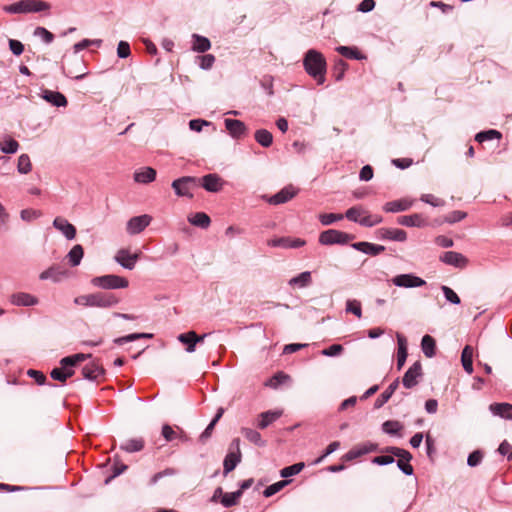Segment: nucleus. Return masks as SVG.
Here are the masks:
<instances>
[{
	"instance_id": "obj_63",
	"label": "nucleus",
	"mask_w": 512,
	"mask_h": 512,
	"mask_svg": "<svg viewBox=\"0 0 512 512\" xmlns=\"http://www.w3.org/2000/svg\"><path fill=\"white\" fill-rule=\"evenodd\" d=\"M41 216V212L34 209H23L20 212V217L23 221H33Z\"/></svg>"
},
{
	"instance_id": "obj_41",
	"label": "nucleus",
	"mask_w": 512,
	"mask_h": 512,
	"mask_svg": "<svg viewBox=\"0 0 512 512\" xmlns=\"http://www.w3.org/2000/svg\"><path fill=\"white\" fill-rule=\"evenodd\" d=\"M421 347L426 357L431 358L435 355L436 343L434 338L430 335L423 336L421 340Z\"/></svg>"
},
{
	"instance_id": "obj_11",
	"label": "nucleus",
	"mask_w": 512,
	"mask_h": 512,
	"mask_svg": "<svg viewBox=\"0 0 512 512\" xmlns=\"http://www.w3.org/2000/svg\"><path fill=\"white\" fill-rule=\"evenodd\" d=\"M392 283L397 287L415 288L426 284L425 280L414 274H400L392 278Z\"/></svg>"
},
{
	"instance_id": "obj_29",
	"label": "nucleus",
	"mask_w": 512,
	"mask_h": 512,
	"mask_svg": "<svg viewBox=\"0 0 512 512\" xmlns=\"http://www.w3.org/2000/svg\"><path fill=\"white\" fill-rule=\"evenodd\" d=\"M156 178V170L151 167H144L134 173V181L141 184H148Z\"/></svg>"
},
{
	"instance_id": "obj_62",
	"label": "nucleus",
	"mask_w": 512,
	"mask_h": 512,
	"mask_svg": "<svg viewBox=\"0 0 512 512\" xmlns=\"http://www.w3.org/2000/svg\"><path fill=\"white\" fill-rule=\"evenodd\" d=\"M466 216H467L466 212L460 211V210H455V211H452L451 213H449L445 217V222H447L449 224H453V223H456V222H459V221L465 219Z\"/></svg>"
},
{
	"instance_id": "obj_13",
	"label": "nucleus",
	"mask_w": 512,
	"mask_h": 512,
	"mask_svg": "<svg viewBox=\"0 0 512 512\" xmlns=\"http://www.w3.org/2000/svg\"><path fill=\"white\" fill-rule=\"evenodd\" d=\"M140 257L139 253L130 254L127 249H120L114 256V260L123 268L132 270Z\"/></svg>"
},
{
	"instance_id": "obj_6",
	"label": "nucleus",
	"mask_w": 512,
	"mask_h": 512,
	"mask_svg": "<svg viewBox=\"0 0 512 512\" xmlns=\"http://www.w3.org/2000/svg\"><path fill=\"white\" fill-rule=\"evenodd\" d=\"M386 451L398 458L397 466L405 475L410 476L413 474L414 470L410 464L412 455L409 451L394 446L388 447Z\"/></svg>"
},
{
	"instance_id": "obj_28",
	"label": "nucleus",
	"mask_w": 512,
	"mask_h": 512,
	"mask_svg": "<svg viewBox=\"0 0 512 512\" xmlns=\"http://www.w3.org/2000/svg\"><path fill=\"white\" fill-rule=\"evenodd\" d=\"M397 344H398V352H397V368L400 370L406 362L407 359V340L406 338L397 333Z\"/></svg>"
},
{
	"instance_id": "obj_18",
	"label": "nucleus",
	"mask_w": 512,
	"mask_h": 512,
	"mask_svg": "<svg viewBox=\"0 0 512 512\" xmlns=\"http://www.w3.org/2000/svg\"><path fill=\"white\" fill-rule=\"evenodd\" d=\"M67 276V271L60 265H52L48 269L40 273V280H52L53 282H59Z\"/></svg>"
},
{
	"instance_id": "obj_15",
	"label": "nucleus",
	"mask_w": 512,
	"mask_h": 512,
	"mask_svg": "<svg viewBox=\"0 0 512 512\" xmlns=\"http://www.w3.org/2000/svg\"><path fill=\"white\" fill-rule=\"evenodd\" d=\"M207 334L198 336L196 332L189 331L186 333L179 334L177 339L179 342L186 345V352L193 353L196 350V344L203 342Z\"/></svg>"
},
{
	"instance_id": "obj_12",
	"label": "nucleus",
	"mask_w": 512,
	"mask_h": 512,
	"mask_svg": "<svg viewBox=\"0 0 512 512\" xmlns=\"http://www.w3.org/2000/svg\"><path fill=\"white\" fill-rule=\"evenodd\" d=\"M440 261L443 263L453 266L455 268L463 269L468 265V259L463 254L455 251L444 252L440 256Z\"/></svg>"
},
{
	"instance_id": "obj_49",
	"label": "nucleus",
	"mask_w": 512,
	"mask_h": 512,
	"mask_svg": "<svg viewBox=\"0 0 512 512\" xmlns=\"http://www.w3.org/2000/svg\"><path fill=\"white\" fill-rule=\"evenodd\" d=\"M17 170L20 174H28L32 170L30 157L27 154H21L19 156Z\"/></svg>"
},
{
	"instance_id": "obj_19",
	"label": "nucleus",
	"mask_w": 512,
	"mask_h": 512,
	"mask_svg": "<svg viewBox=\"0 0 512 512\" xmlns=\"http://www.w3.org/2000/svg\"><path fill=\"white\" fill-rule=\"evenodd\" d=\"M380 239L404 242L407 239V233L402 229L396 228H380L378 231Z\"/></svg>"
},
{
	"instance_id": "obj_33",
	"label": "nucleus",
	"mask_w": 512,
	"mask_h": 512,
	"mask_svg": "<svg viewBox=\"0 0 512 512\" xmlns=\"http://www.w3.org/2000/svg\"><path fill=\"white\" fill-rule=\"evenodd\" d=\"M241 434L251 443L258 447L266 446V441L262 439L261 434L251 428L243 427L241 428Z\"/></svg>"
},
{
	"instance_id": "obj_54",
	"label": "nucleus",
	"mask_w": 512,
	"mask_h": 512,
	"mask_svg": "<svg viewBox=\"0 0 512 512\" xmlns=\"http://www.w3.org/2000/svg\"><path fill=\"white\" fill-rule=\"evenodd\" d=\"M402 424L398 421L388 420L383 423L382 429L385 433L390 435H396L402 429Z\"/></svg>"
},
{
	"instance_id": "obj_47",
	"label": "nucleus",
	"mask_w": 512,
	"mask_h": 512,
	"mask_svg": "<svg viewBox=\"0 0 512 512\" xmlns=\"http://www.w3.org/2000/svg\"><path fill=\"white\" fill-rule=\"evenodd\" d=\"M240 497H241V491L225 493L224 495H222L220 502L224 507L229 508V507L235 506L238 503Z\"/></svg>"
},
{
	"instance_id": "obj_4",
	"label": "nucleus",
	"mask_w": 512,
	"mask_h": 512,
	"mask_svg": "<svg viewBox=\"0 0 512 512\" xmlns=\"http://www.w3.org/2000/svg\"><path fill=\"white\" fill-rule=\"evenodd\" d=\"M91 284L94 287L105 289V290H114V289H124L127 288L129 282L126 278L114 275L107 274L103 276H97L91 279Z\"/></svg>"
},
{
	"instance_id": "obj_45",
	"label": "nucleus",
	"mask_w": 512,
	"mask_h": 512,
	"mask_svg": "<svg viewBox=\"0 0 512 512\" xmlns=\"http://www.w3.org/2000/svg\"><path fill=\"white\" fill-rule=\"evenodd\" d=\"M18 148L19 143L10 137L5 138L2 142H0V150L5 154H14L18 151Z\"/></svg>"
},
{
	"instance_id": "obj_32",
	"label": "nucleus",
	"mask_w": 512,
	"mask_h": 512,
	"mask_svg": "<svg viewBox=\"0 0 512 512\" xmlns=\"http://www.w3.org/2000/svg\"><path fill=\"white\" fill-rule=\"evenodd\" d=\"M280 411H266L259 415L257 426L260 429L267 428L270 424L275 422L281 416Z\"/></svg>"
},
{
	"instance_id": "obj_37",
	"label": "nucleus",
	"mask_w": 512,
	"mask_h": 512,
	"mask_svg": "<svg viewBox=\"0 0 512 512\" xmlns=\"http://www.w3.org/2000/svg\"><path fill=\"white\" fill-rule=\"evenodd\" d=\"M461 362L464 370L471 374L473 372V348L465 346L461 354Z\"/></svg>"
},
{
	"instance_id": "obj_64",
	"label": "nucleus",
	"mask_w": 512,
	"mask_h": 512,
	"mask_svg": "<svg viewBox=\"0 0 512 512\" xmlns=\"http://www.w3.org/2000/svg\"><path fill=\"white\" fill-rule=\"evenodd\" d=\"M483 459V453L480 450H475L469 454L467 458V465L470 467L478 466Z\"/></svg>"
},
{
	"instance_id": "obj_55",
	"label": "nucleus",
	"mask_w": 512,
	"mask_h": 512,
	"mask_svg": "<svg viewBox=\"0 0 512 512\" xmlns=\"http://www.w3.org/2000/svg\"><path fill=\"white\" fill-rule=\"evenodd\" d=\"M177 473H178L177 469L168 467V468L164 469L163 471H160V472L154 474L151 477V479L149 481V484L150 485H155L160 479H162L164 477L174 476Z\"/></svg>"
},
{
	"instance_id": "obj_59",
	"label": "nucleus",
	"mask_w": 512,
	"mask_h": 512,
	"mask_svg": "<svg viewBox=\"0 0 512 512\" xmlns=\"http://www.w3.org/2000/svg\"><path fill=\"white\" fill-rule=\"evenodd\" d=\"M197 59L199 60V67L203 70L210 69L215 62V56L212 54H205L199 56Z\"/></svg>"
},
{
	"instance_id": "obj_53",
	"label": "nucleus",
	"mask_w": 512,
	"mask_h": 512,
	"mask_svg": "<svg viewBox=\"0 0 512 512\" xmlns=\"http://www.w3.org/2000/svg\"><path fill=\"white\" fill-rule=\"evenodd\" d=\"M290 483L289 480H281V481H278L276 483H273L271 485H269L264 491H263V495L265 497H271L273 496L274 494L278 493L280 490H282L286 485H288Z\"/></svg>"
},
{
	"instance_id": "obj_24",
	"label": "nucleus",
	"mask_w": 512,
	"mask_h": 512,
	"mask_svg": "<svg viewBox=\"0 0 512 512\" xmlns=\"http://www.w3.org/2000/svg\"><path fill=\"white\" fill-rule=\"evenodd\" d=\"M104 369L96 362H90L82 368V376L84 379L95 381L104 375Z\"/></svg>"
},
{
	"instance_id": "obj_40",
	"label": "nucleus",
	"mask_w": 512,
	"mask_h": 512,
	"mask_svg": "<svg viewBox=\"0 0 512 512\" xmlns=\"http://www.w3.org/2000/svg\"><path fill=\"white\" fill-rule=\"evenodd\" d=\"M84 250L80 244H77L72 247V249L68 252L67 258L72 267L78 266L83 258Z\"/></svg>"
},
{
	"instance_id": "obj_44",
	"label": "nucleus",
	"mask_w": 512,
	"mask_h": 512,
	"mask_svg": "<svg viewBox=\"0 0 512 512\" xmlns=\"http://www.w3.org/2000/svg\"><path fill=\"white\" fill-rule=\"evenodd\" d=\"M397 222L400 225H403L406 227H420L422 224V218L419 214L404 215V216L398 217Z\"/></svg>"
},
{
	"instance_id": "obj_16",
	"label": "nucleus",
	"mask_w": 512,
	"mask_h": 512,
	"mask_svg": "<svg viewBox=\"0 0 512 512\" xmlns=\"http://www.w3.org/2000/svg\"><path fill=\"white\" fill-rule=\"evenodd\" d=\"M296 193L297 191L293 188V186L289 185L281 189L273 196L267 198V202L272 205L283 204L291 200L296 195Z\"/></svg>"
},
{
	"instance_id": "obj_43",
	"label": "nucleus",
	"mask_w": 512,
	"mask_h": 512,
	"mask_svg": "<svg viewBox=\"0 0 512 512\" xmlns=\"http://www.w3.org/2000/svg\"><path fill=\"white\" fill-rule=\"evenodd\" d=\"M120 448L129 453L138 452L144 448V441L142 438L129 439Z\"/></svg>"
},
{
	"instance_id": "obj_48",
	"label": "nucleus",
	"mask_w": 512,
	"mask_h": 512,
	"mask_svg": "<svg viewBox=\"0 0 512 512\" xmlns=\"http://www.w3.org/2000/svg\"><path fill=\"white\" fill-rule=\"evenodd\" d=\"M152 334L148 333H133L126 336L118 337L114 339V343L117 345H123L128 342H132L141 338H151Z\"/></svg>"
},
{
	"instance_id": "obj_20",
	"label": "nucleus",
	"mask_w": 512,
	"mask_h": 512,
	"mask_svg": "<svg viewBox=\"0 0 512 512\" xmlns=\"http://www.w3.org/2000/svg\"><path fill=\"white\" fill-rule=\"evenodd\" d=\"M224 124L229 134L235 139L242 137L247 132L245 124L240 120L227 118Z\"/></svg>"
},
{
	"instance_id": "obj_5",
	"label": "nucleus",
	"mask_w": 512,
	"mask_h": 512,
	"mask_svg": "<svg viewBox=\"0 0 512 512\" xmlns=\"http://www.w3.org/2000/svg\"><path fill=\"white\" fill-rule=\"evenodd\" d=\"M355 238L354 235L348 234L335 229L323 231L319 235V243L322 245L347 244Z\"/></svg>"
},
{
	"instance_id": "obj_35",
	"label": "nucleus",
	"mask_w": 512,
	"mask_h": 512,
	"mask_svg": "<svg viewBox=\"0 0 512 512\" xmlns=\"http://www.w3.org/2000/svg\"><path fill=\"white\" fill-rule=\"evenodd\" d=\"M312 282L311 273L309 271H304L299 275L291 278L288 284L292 287L297 288H305L309 286Z\"/></svg>"
},
{
	"instance_id": "obj_3",
	"label": "nucleus",
	"mask_w": 512,
	"mask_h": 512,
	"mask_svg": "<svg viewBox=\"0 0 512 512\" xmlns=\"http://www.w3.org/2000/svg\"><path fill=\"white\" fill-rule=\"evenodd\" d=\"M50 4L42 0H20L18 2L5 5L3 10L9 14H27L37 13L50 9Z\"/></svg>"
},
{
	"instance_id": "obj_1",
	"label": "nucleus",
	"mask_w": 512,
	"mask_h": 512,
	"mask_svg": "<svg viewBox=\"0 0 512 512\" xmlns=\"http://www.w3.org/2000/svg\"><path fill=\"white\" fill-rule=\"evenodd\" d=\"M303 66L306 73L312 77L318 85H323L326 80L327 62L323 54L315 49H309L303 57Z\"/></svg>"
},
{
	"instance_id": "obj_38",
	"label": "nucleus",
	"mask_w": 512,
	"mask_h": 512,
	"mask_svg": "<svg viewBox=\"0 0 512 512\" xmlns=\"http://www.w3.org/2000/svg\"><path fill=\"white\" fill-rule=\"evenodd\" d=\"M336 51L348 59L362 60L365 56L356 48L350 46H338Z\"/></svg>"
},
{
	"instance_id": "obj_61",
	"label": "nucleus",
	"mask_w": 512,
	"mask_h": 512,
	"mask_svg": "<svg viewBox=\"0 0 512 512\" xmlns=\"http://www.w3.org/2000/svg\"><path fill=\"white\" fill-rule=\"evenodd\" d=\"M420 200L434 207L443 206L445 204L444 200L435 197L432 194H423L421 195Z\"/></svg>"
},
{
	"instance_id": "obj_51",
	"label": "nucleus",
	"mask_w": 512,
	"mask_h": 512,
	"mask_svg": "<svg viewBox=\"0 0 512 512\" xmlns=\"http://www.w3.org/2000/svg\"><path fill=\"white\" fill-rule=\"evenodd\" d=\"M366 213V211L361 206H354L349 208L346 213L345 217L353 222H356L359 224V221L361 217Z\"/></svg>"
},
{
	"instance_id": "obj_30",
	"label": "nucleus",
	"mask_w": 512,
	"mask_h": 512,
	"mask_svg": "<svg viewBox=\"0 0 512 512\" xmlns=\"http://www.w3.org/2000/svg\"><path fill=\"white\" fill-rule=\"evenodd\" d=\"M192 47L191 49L194 52L205 53L211 48V42L207 37L201 36L199 34H192Z\"/></svg>"
},
{
	"instance_id": "obj_7",
	"label": "nucleus",
	"mask_w": 512,
	"mask_h": 512,
	"mask_svg": "<svg viewBox=\"0 0 512 512\" xmlns=\"http://www.w3.org/2000/svg\"><path fill=\"white\" fill-rule=\"evenodd\" d=\"M197 179L191 176H184L174 180L171 184L175 194L179 197L192 198V190L196 187Z\"/></svg>"
},
{
	"instance_id": "obj_39",
	"label": "nucleus",
	"mask_w": 512,
	"mask_h": 512,
	"mask_svg": "<svg viewBox=\"0 0 512 512\" xmlns=\"http://www.w3.org/2000/svg\"><path fill=\"white\" fill-rule=\"evenodd\" d=\"M188 221L192 225L203 229L208 228L211 223L210 217L204 212L195 213L194 215L188 218Z\"/></svg>"
},
{
	"instance_id": "obj_2",
	"label": "nucleus",
	"mask_w": 512,
	"mask_h": 512,
	"mask_svg": "<svg viewBox=\"0 0 512 512\" xmlns=\"http://www.w3.org/2000/svg\"><path fill=\"white\" fill-rule=\"evenodd\" d=\"M119 298L109 292H95L74 298V303L84 307L111 308L119 303Z\"/></svg>"
},
{
	"instance_id": "obj_46",
	"label": "nucleus",
	"mask_w": 512,
	"mask_h": 512,
	"mask_svg": "<svg viewBox=\"0 0 512 512\" xmlns=\"http://www.w3.org/2000/svg\"><path fill=\"white\" fill-rule=\"evenodd\" d=\"M501 137L502 134L499 131L491 129L477 133L475 136V140L479 143H482L493 139H500Z\"/></svg>"
},
{
	"instance_id": "obj_31",
	"label": "nucleus",
	"mask_w": 512,
	"mask_h": 512,
	"mask_svg": "<svg viewBox=\"0 0 512 512\" xmlns=\"http://www.w3.org/2000/svg\"><path fill=\"white\" fill-rule=\"evenodd\" d=\"M399 386V379H395L388 387L387 389L382 392L378 398L375 400L374 407L375 408H381L386 402L389 401L391 396L394 394L396 389Z\"/></svg>"
},
{
	"instance_id": "obj_42",
	"label": "nucleus",
	"mask_w": 512,
	"mask_h": 512,
	"mask_svg": "<svg viewBox=\"0 0 512 512\" xmlns=\"http://www.w3.org/2000/svg\"><path fill=\"white\" fill-rule=\"evenodd\" d=\"M255 140L262 147H270L273 143V135L266 129H259L255 132Z\"/></svg>"
},
{
	"instance_id": "obj_9",
	"label": "nucleus",
	"mask_w": 512,
	"mask_h": 512,
	"mask_svg": "<svg viewBox=\"0 0 512 512\" xmlns=\"http://www.w3.org/2000/svg\"><path fill=\"white\" fill-rule=\"evenodd\" d=\"M91 354H83L77 353L67 357H64L60 360V365L64 370L66 378H70L74 375L73 367L78 365L79 363L85 361L90 358Z\"/></svg>"
},
{
	"instance_id": "obj_22",
	"label": "nucleus",
	"mask_w": 512,
	"mask_h": 512,
	"mask_svg": "<svg viewBox=\"0 0 512 512\" xmlns=\"http://www.w3.org/2000/svg\"><path fill=\"white\" fill-rule=\"evenodd\" d=\"M202 187L208 192H218L222 189L223 180L217 174H207L201 178Z\"/></svg>"
},
{
	"instance_id": "obj_8",
	"label": "nucleus",
	"mask_w": 512,
	"mask_h": 512,
	"mask_svg": "<svg viewBox=\"0 0 512 512\" xmlns=\"http://www.w3.org/2000/svg\"><path fill=\"white\" fill-rule=\"evenodd\" d=\"M152 217L148 214L134 216L126 224V231L129 235H136L145 230L150 225Z\"/></svg>"
},
{
	"instance_id": "obj_50",
	"label": "nucleus",
	"mask_w": 512,
	"mask_h": 512,
	"mask_svg": "<svg viewBox=\"0 0 512 512\" xmlns=\"http://www.w3.org/2000/svg\"><path fill=\"white\" fill-rule=\"evenodd\" d=\"M305 467V464L303 462L295 463L291 466H287L280 471V475L283 478H288L294 475L299 474L303 468Z\"/></svg>"
},
{
	"instance_id": "obj_27",
	"label": "nucleus",
	"mask_w": 512,
	"mask_h": 512,
	"mask_svg": "<svg viewBox=\"0 0 512 512\" xmlns=\"http://www.w3.org/2000/svg\"><path fill=\"white\" fill-rule=\"evenodd\" d=\"M42 97L56 107H66L68 104L66 97L57 91L45 90Z\"/></svg>"
},
{
	"instance_id": "obj_21",
	"label": "nucleus",
	"mask_w": 512,
	"mask_h": 512,
	"mask_svg": "<svg viewBox=\"0 0 512 512\" xmlns=\"http://www.w3.org/2000/svg\"><path fill=\"white\" fill-rule=\"evenodd\" d=\"M10 302L15 306L28 307V306L37 305L38 299H37V297H35L29 293L18 292V293H14L10 296Z\"/></svg>"
},
{
	"instance_id": "obj_25",
	"label": "nucleus",
	"mask_w": 512,
	"mask_h": 512,
	"mask_svg": "<svg viewBox=\"0 0 512 512\" xmlns=\"http://www.w3.org/2000/svg\"><path fill=\"white\" fill-rule=\"evenodd\" d=\"M489 410L494 416L512 420V404L510 403H492Z\"/></svg>"
},
{
	"instance_id": "obj_34",
	"label": "nucleus",
	"mask_w": 512,
	"mask_h": 512,
	"mask_svg": "<svg viewBox=\"0 0 512 512\" xmlns=\"http://www.w3.org/2000/svg\"><path fill=\"white\" fill-rule=\"evenodd\" d=\"M241 457V453H227L223 461L224 475H227L236 468V466L241 462Z\"/></svg>"
},
{
	"instance_id": "obj_14",
	"label": "nucleus",
	"mask_w": 512,
	"mask_h": 512,
	"mask_svg": "<svg viewBox=\"0 0 512 512\" xmlns=\"http://www.w3.org/2000/svg\"><path fill=\"white\" fill-rule=\"evenodd\" d=\"M306 244V241L301 238L279 237L267 241L270 247H280L284 249L299 248Z\"/></svg>"
},
{
	"instance_id": "obj_10",
	"label": "nucleus",
	"mask_w": 512,
	"mask_h": 512,
	"mask_svg": "<svg viewBox=\"0 0 512 512\" xmlns=\"http://www.w3.org/2000/svg\"><path fill=\"white\" fill-rule=\"evenodd\" d=\"M421 376H422V365H421L420 361H416L405 372V374L402 378L403 386L407 389H411V388L415 387L418 384L419 378H421Z\"/></svg>"
},
{
	"instance_id": "obj_60",
	"label": "nucleus",
	"mask_w": 512,
	"mask_h": 512,
	"mask_svg": "<svg viewBox=\"0 0 512 512\" xmlns=\"http://www.w3.org/2000/svg\"><path fill=\"white\" fill-rule=\"evenodd\" d=\"M34 35L40 37L46 44H50L54 39V35L44 27H37Z\"/></svg>"
},
{
	"instance_id": "obj_23",
	"label": "nucleus",
	"mask_w": 512,
	"mask_h": 512,
	"mask_svg": "<svg viewBox=\"0 0 512 512\" xmlns=\"http://www.w3.org/2000/svg\"><path fill=\"white\" fill-rule=\"evenodd\" d=\"M351 247L357 251L371 256L379 255L385 250V247L382 245H377L365 241L353 243Z\"/></svg>"
},
{
	"instance_id": "obj_52",
	"label": "nucleus",
	"mask_w": 512,
	"mask_h": 512,
	"mask_svg": "<svg viewBox=\"0 0 512 512\" xmlns=\"http://www.w3.org/2000/svg\"><path fill=\"white\" fill-rule=\"evenodd\" d=\"M382 217L379 215H370L367 211L361 217L359 224L364 227H373L382 222Z\"/></svg>"
},
{
	"instance_id": "obj_17",
	"label": "nucleus",
	"mask_w": 512,
	"mask_h": 512,
	"mask_svg": "<svg viewBox=\"0 0 512 512\" xmlns=\"http://www.w3.org/2000/svg\"><path fill=\"white\" fill-rule=\"evenodd\" d=\"M53 227L60 231L67 240H73L76 236V228L63 217H56Z\"/></svg>"
},
{
	"instance_id": "obj_36",
	"label": "nucleus",
	"mask_w": 512,
	"mask_h": 512,
	"mask_svg": "<svg viewBox=\"0 0 512 512\" xmlns=\"http://www.w3.org/2000/svg\"><path fill=\"white\" fill-rule=\"evenodd\" d=\"M180 433L176 432L170 425L168 424H164L162 426V436L164 437V439L167 441V442H171L175 439H180L182 441H186L187 440V437L186 435L184 434L183 430L182 429H179Z\"/></svg>"
},
{
	"instance_id": "obj_57",
	"label": "nucleus",
	"mask_w": 512,
	"mask_h": 512,
	"mask_svg": "<svg viewBox=\"0 0 512 512\" xmlns=\"http://www.w3.org/2000/svg\"><path fill=\"white\" fill-rule=\"evenodd\" d=\"M346 312L352 313L356 317L361 318V316H362L361 303L358 300H348L346 302Z\"/></svg>"
},
{
	"instance_id": "obj_56",
	"label": "nucleus",
	"mask_w": 512,
	"mask_h": 512,
	"mask_svg": "<svg viewBox=\"0 0 512 512\" xmlns=\"http://www.w3.org/2000/svg\"><path fill=\"white\" fill-rule=\"evenodd\" d=\"M343 217L344 216L342 214L325 213V214H320L319 215V221L321 222L322 225L329 226V225L333 224L336 221L342 220Z\"/></svg>"
},
{
	"instance_id": "obj_26",
	"label": "nucleus",
	"mask_w": 512,
	"mask_h": 512,
	"mask_svg": "<svg viewBox=\"0 0 512 512\" xmlns=\"http://www.w3.org/2000/svg\"><path fill=\"white\" fill-rule=\"evenodd\" d=\"M412 205H413V200L400 199V200H394V201L387 202L383 206V209L385 212H388V213H397V212L407 211L408 209L411 208Z\"/></svg>"
},
{
	"instance_id": "obj_58",
	"label": "nucleus",
	"mask_w": 512,
	"mask_h": 512,
	"mask_svg": "<svg viewBox=\"0 0 512 512\" xmlns=\"http://www.w3.org/2000/svg\"><path fill=\"white\" fill-rule=\"evenodd\" d=\"M441 290L447 301L455 305L460 304L461 301L459 296L450 287L443 285Z\"/></svg>"
}]
</instances>
